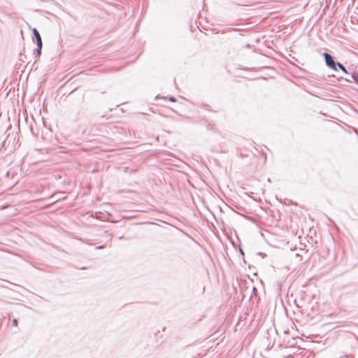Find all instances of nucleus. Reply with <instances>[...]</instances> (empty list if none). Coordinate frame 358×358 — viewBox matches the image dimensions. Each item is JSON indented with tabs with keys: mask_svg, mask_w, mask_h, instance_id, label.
Here are the masks:
<instances>
[{
	"mask_svg": "<svg viewBox=\"0 0 358 358\" xmlns=\"http://www.w3.org/2000/svg\"><path fill=\"white\" fill-rule=\"evenodd\" d=\"M323 56L324 58L326 65L331 69L336 70L337 62H335L334 58L328 52H324Z\"/></svg>",
	"mask_w": 358,
	"mask_h": 358,
	"instance_id": "nucleus-1",
	"label": "nucleus"
},
{
	"mask_svg": "<svg viewBox=\"0 0 358 358\" xmlns=\"http://www.w3.org/2000/svg\"><path fill=\"white\" fill-rule=\"evenodd\" d=\"M32 31H33L34 36L36 38V43H39V41H42V39H41V35H40L38 31L36 28H34Z\"/></svg>",
	"mask_w": 358,
	"mask_h": 358,
	"instance_id": "nucleus-2",
	"label": "nucleus"
},
{
	"mask_svg": "<svg viewBox=\"0 0 358 358\" xmlns=\"http://www.w3.org/2000/svg\"><path fill=\"white\" fill-rule=\"evenodd\" d=\"M350 78L357 84H358V73L354 72L350 75Z\"/></svg>",
	"mask_w": 358,
	"mask_h": 358,
	"instance_id": "nucleus-3",
	"label": "nucleus"
},
{
	"mask_svg": "<svg viewBox=\"0 0 358 358\" xmlns=\"http://www.w3.org/2000/svg\"><path fill=\"white\" fill-rule=\"evenodd\" d=\"M36 45H37V48H36L37 56H39L41 54L43 42L39 41V43H36Z\"/></svg>",
	"mask_w": 358,
	"mask_h": 358,
	"instance_id": "nucleus-4",
	"label": "nucleus"
},
{
	"mask_svg": "<svg viewBox=\"0 0 358 358\" xmlns=\"http://www.w3.org/2000/svg\"><path fill=\"white\" fill-rule=\"evenodd\" d=\"M338 67L343 73L348 74V71H347V69L340 62H337V65H336V67Z\"/></svg>",
	"mask_w": 358,
	"mask_h": 358,
	"instance_id": "nucleus-5",
	"label": "nucleus"
},
{
	"mask_svg": "<svg viewBox=\"0 0 358 358\" xmlns=\"http://www.w3.org/2000/svg\"><path fill=\"white\" fill-rule=\"evenodd\" d=\"M12 324L13 326H17V319H13V321H12Z\"/></svg>",
	"mask_w": 358,
	"mask_h": 358,
	"instance_id": "nucleus-6",
	"label": "nucleus"
},
{
	"mask_svg": "<svg viewBox=\"0 0 358 358\" xmlns=\"http://www.w3.org/2000/svg\"><path fill=\"white\" fill-rule=\"evenodd\" d=\"M169 100L171 101H176V98L174 96H170Z\"/></svg>",
	"mask_w": 358,
	"mask_h": 358,
	"instance_id": "nucleus-7",
	"label": "nucleus"
},
{
	"mask_svg": "<svg viewBox=\"0 0 358 358\" xmlns=\"http://www.w3.org/2000/svg\"><path fill=\"white\" fill-rule=\"evenodd\" d=\"M239 251H240L241 254L243 255V251L241 248H239Z\"/></svg>",
	"mask_w": 358,
	"mask_h": 358,
	"instance_id": "nucleus-8",
	"label": "nucleus"
},
{
	"mask_svg": "<svg viewBox=\"0 0 358 358\" xmlns=\"http://www.w3.org/2000/svg\"><path fill=\"white\" fill-rule=\"evenodd\" d=\"M96 248H97V249H101V248H103V246H102V245H101V246L97 247Z\"/></svg>",
	"mask_w": 358,
	"mask_h": 358,
	"instance_id": "nucleus-9",
	"label": "nucleus"
},
{
	"mask_svg": "<svg viewBox=\"0 0 358 358\" xmlns=\"http://www.w3.org/2000/svg\"><path fill=\"white\" fill-rule=\"evenodd\" d=\"M123 238V236H120L119 237V239H122Z\"/></svg>",
	"mask_w": 358,
	"mask_h": 358,
	"instance_id": "nucleus-10",
	"label": "nucleus"
}]
</instances>
